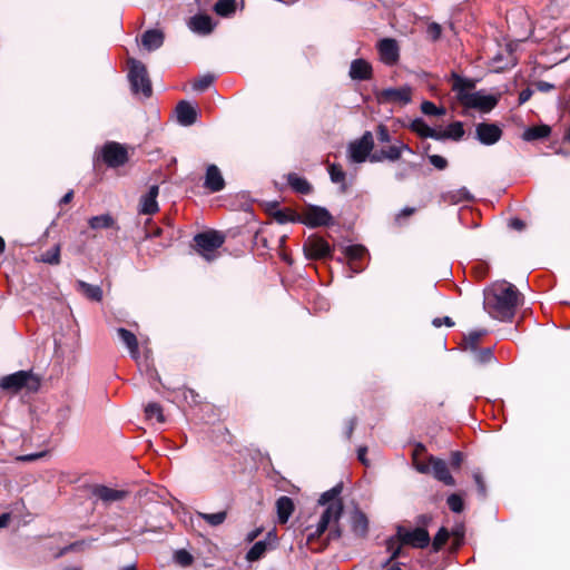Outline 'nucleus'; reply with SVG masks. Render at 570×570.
I'll return each mask as SVG.
<instances>
[{"label": "nucleus", "mask_w": 570, "mask_h": 570, "mask_svg": "<svg viewBox=\"0 0 570 570\" xmlns=\"http://www.w3.org/2000/svg\"><path fill=\"white\" fill-rule=\"evenodd\" d=\"M520 293L510 283L502 282L494 284L484 291V309L489 315L501 322H511L515 315Z\"/></svg>", "instance_id": "nucleus-1"}, {"label": "nucleus", "mask_w": 570, "mask_h": 570, "mask_svg": "<svg viewBox=\"0 0 570 570\" xmlns=\"http://www.w3.org/2000/svg\"><path fill=\"white\" fill-rule=\"evenodd\" d=\"M452 90L458 102L465 109H476L481 112H490L498 105V97L487 95L483 91H472L475 82L458 73H452Z\"/></svg>", "instance_id": "nucleus-2"}, {"label": "nucleus", "mask_w": 570, "mask_h": 570, "mask_svg": "<svg viewBox=\"0 0 570 570\" xmlns=\"http://www.w3.org/2000/svg\"><path fill=\"white\" fill-rule=\"evenodd\" d=\"M40 387V379L32 371H17L0 377V389L12 394L22 390L35 393Z\"/></svg>", "instance_id": "nucleus-3"}, {"label": "nucleus", "mask_w": 570, "mask_h": 570, "mask_svg": "<svg viewBox=\"0 0 570 570\" xmlns=\"http://www.w3.org/2000/svg\"><path fill=\"white\" fill-rule=\"evenodd\" d=\"M129 63L128 79L132 92L136 95L141 94L144 98H149L153 94V88L145 65L136 59H130Z\"/></svg>", "instance_id": "nucleus-4"}, {"label": "nucleus", "mask_w": 570, "mask_h": 570, "mask_svg": "<svg viewBox=\"0 0 570 570\" xmlns=\"http://www.w3.org/2000/svg\"><path fill=\"white\" fill-rule=\"evenodd\" d=\"M225 242V236L217 230H208L199 233L194 237L196 250L206 259L215 258L214 252L217 250Z\"/></svg>", "instance_id": "nucleus-5"}, {"label": "nucleus", "mask_w": 570, "mask_h": 570, "mask_svg": "<svg viewBox=\"0 0 570 570\" xmlns=\"http://www.w3.org/2000/svg\"><path fill=\"white\" fill-rule=\"evenodd\" d=\"M374 147V139L371 131H365L361 138L350 142L347 158L350 163H364Z\"/></svg>", "instance_id": "nucleus-6"}, {"label": "nucleus", "mask_w": 570, "mask_h": 570, "mask_svg": "<svg viewBox=\"0 0 570 570\" xmlns=\"http://www.w3.org/2000/svg\"><path fill=\"white\" fill-rule=\"evenodd\" d=\"M99 157L108 167L117 168L127 163L128 153L122 145L109 141L101 147Z\"/></svg>", "instance_id": "nucleus-7"}, {"label": "nucleus", "mask_w": 570, "mask_h": 570, "mask_svg": "<svg viewBox=\"0 0 570 570\" xmlns=\"http://www.w3.org/2000/svg\"><path fill=\"white\" fill-rule=\"evenodd\" d=\"M397 537L403 544L423 549L430 543V534L424 528L406 530L402 527L397 529Z\"/></svg>", "instance_id": "nucleus-8"}, {"label": "nucleus", "mask_w": 570, "mask_h": 570, "mask_svg": "<svg viewBox=\"0 0 570 570\" xmlns=\"http://www.w3.org/2000/svg\"><path fill=\"white\" fill-rule=\"evenodd\" d=\"M411 88L407 86L400 88H386L376 94L380 104L407 105L411 101Z\"/></svg>", "instance_id": "nucleus-9"}, {"label": "nucleus", "mask_w": 570, "mask_h": 570, "mask_svg": "<svg viewBox=\"0 0 570 570\" xmlns=\"http://www.w3.org/2000/svg\"><path fill=\"white\" fill-rule=\"evenodd\" d=\"M502 137V129L498 124L480 122L475 126V138L484 146L497 144Z\"/></svg>", "instance_id": "nucleus-10"}, {"label": "nucleus", "mask_w": 570, "mask_h": 570, "mask_svg": "<svg viewBox=\"0 0 570 570\" xmlns=\"http://www.w3.org/2000/svg\"><path fill=\"white\" fill-rule=\"evenodd\" d=\"M333 217L330 212L320 206H309L302 214V222L311 227L328 226Z\"/></svg>", "instance_id": "nucleus-11"}, {"label": "nucleus", "mask_w": 570, "mask_h": 570, "mask_svg": "<svg viewBox=\"0 0 570 570\" xmlns=\"http://www.w3.org/2000/svg\"><path fill=\"white\" fill-rule=\"evenodd\" d=\"M304 253L309 259H320L331 256L332 248L322 237H308L303 246Z\"/></svg>", "instance_id": "nucleus-12"}, {"label": "nucleus", "mask_w": 570, "mask_h": 570, "mask_svg": "<svg viewBox=\"0 0 570 570\" xmlns=\"http://www.w3.org/2000/svg\"><path fill=\"white\" fill-rule=\"evenodd\" d=\"M377 50L382 62L387 66H393L397 62L400 57L399 45L392 38H384L379 41Z\"/></svg>", "instance_id": "nucleus-13"}, {"label": "nucleus", "mask_w": 570, "mask_h": 570, "mask_svg": "<svg viewBox=\"0 0 570 570\" xmlns=\"http://www.w3.org/2000/svg\"><path fill=\"white\" fill-rule=\"evenodd\" d=\"M204 187L210 193H218L224 189L225 180L216 165H209L207 167Z\"/></svg>", "instance_id": "nucleus-14"}, {"label": "nucleus", "mask_w": 570, "mask_h": 570, "mask_svg": "<svg viewBox=\"0 0 570 570\" xmlns=\"http://www.w3.org/2000/svg\"><path fill=\"white\" fill-rule=\"evenodd\" d=\"M159 187L157 185L150 186L147 194L142 195L139 202V213L144 215H153L158 212L157 196Z\"/></svg>", "instance_id": "nucleus-15"}, {"label": "nucleus", "mask_w": 570, "mask_h": 570, "mask_svg": "<svg viewBox=\"0 0 570 570\" xmlns=\"http://www.w3.org/2000/svg\"><path fill=\"white\" fill-rule=\"evenodd\" d=\"M430 462L432 463L430 473H432L436 480L443 482L445 485L455 484V481L451 475L445 461L431 455Z\"/></svg>", "instance_id": "nucleus-16"}, {"label": "nucleus", "mask_w": 570, "mask_h": 570, "mask_svg": "<svg viewBox=\"0 0 570 570\" xmlns=\"http://www.w3.org/2000/svg\"><path fill=\"white\" fill-rule=\"evenodd\" d=\"M215 26L216 23L213 21L212 17L207 14H196L191 17L188 22L189 29L202 36L209 35Z\"/></svg>", "instance_id": "nucleus-17"}, {"label": "nucleus", "mask_w": 570, "mask_h": 570, "mask_svg": "<svg viewBox=\"0 0 570 570\" xmlns=\"http://www.w3.org/2000/svg\"><path fill=\"white\" fill-rule=\"evenodd\" d=\"M276 534L269 531L264 540H259L246 553V559L249 562L259 560L265 552L271 548V541H276Z\"/></svg>", "instance_id": "nucleus-18"}, {"label": "nucleus", "mask_w": 570, "mask_h": 570, "mask_svg": "<svg viewBox=\"0 0 570 570\" xmlns=\"http://www.w3.org/2000/svg\"><path fill=\"white\" fill-rule=\"evenodd\" d=\"M117 334H118L121 343L127 347V350L130 354V357L132 360H135L136 362H138L140 354H139V344H138V340H137L136 335L132 332H130L124 327L117 328Z\"/></svg>", "instance_id": "nucleus-19"}, {"label": "nucleus", "mask_w": 570, "mask_h": 570, "mask_svg": "<svg viewBox=\"0 0 570 570\" xmlns=\"http://www.w3.org/2000/svg\"><path fill=\"white\" fill-rule=\"evenodd\" d=\"M177 121L181 126H190L197 119V110L188 101H179L176 107Z\"/></svg>", "instance_id": "nucleus-20"}, {"label": "nucleus", "mask_w": 570, "mask_h": 570, "mask_svg": "<svg viewBox=\"0 0 570 570\" xmlns=\"http://www.w3.org/2000/svg\"><path fill=\"white\" fill-rule=\"evenodd\" d=\"M348 75L353 80H368L372 77V66L364 59H355L351 62Z\"/></svg>", "instance_id": "nucleus-21"}, {"label": "nucleus", "mask_w": 570, "mask_h": 570, "mask_svg": "<svg viewBox=\"0 0 570 570\" xmlns=\"http://www.w3.org/2000/svg\"><path fill=\"white\" fill-rule=\"evenodd\" d=\"M164 33L157 29H150L141 36V45L148 51L157 50L163 46Z\"/></svg>", "instance_id": "nucleus-22"}, {"label": "nucleus", "mask_w": 570, "mask_h": 570, "mask_svg": "<svg viewBox=\"0 0 570 570\" xmlns=\"http://www.w3.org/2000/svg\"><path fill=\"white\" fill-rule=\"evenodd\" d=\"M94 494L99 500L106 503H110L124 499L126 492L121 490L111 489L105 485H99L95 488Z\"/></svg>", "instance_id": "nucleus-23"}, {"label": "nucleus", "mask_w": 570, "mask_h": 570, "mask_svg": "<svg viewBox=\"0 0 570 570\" xmlns=\"http://www.w3.org/2000/svg\"><path fill=\"white\" fill-rule=\"evenodd\" d=\"M279 523H286L294 511V502L289 497L283 495L276 501Z\"/></svg>", "instance_id": "nucleus-24"}, {"label": "nucleus", "mask_w": 570, "mask_h": 570, "mask_svg": "<svg viewBox=\"0 0 570 570\" xmlns=\"http://www.w3.org/2000/svg\"><path fill=\"white\" fill-rule=\"evenodd\" d=\"M351 527L355 535L365 537L368 530V520L366 515L358 510L354 511L351 517Z\"/></svg>", "instance_id": "nucleus-25"}, {"label": "nucleus", "mask_w": 570, "mask_h": 570, "mask_svg": "<svg viewBox=\"0 0 570 570\" xmlns=\"http://www.w3.org/2000/svg\"><path fill=\"white\" fill-rule=\"evenodd\" d=\"M344 255L351 261L350 267L352 272L360 273L361 268L355 265V262L366 255V248L362 245H350L344 248Z\"/></svg>", "instance_id": "nucleus-26"}, {"label": "nucleus", "mask_w": 570, "mask_h": 570, "mask_svg": "<svg viewBox=\"0 0 570 570\" xmlns=\"http://www.w3.org/2000/svg\"><path fill=\"white\" fill-rule=\"evenodd\" d=\"M411 128L417 135L424 138H433L435 140H441V136H439V131L434 128L430 127L423 119L416 118L412 121Z\"/></svg>", "instance_id": "nucleus-27"}, {"label": "nucleus", "mask_w": 570, "mask_h": 570, "mask_svg": "<svg viewBox=\"0 0 570 570\" xmlns=\"http://www.w3.org/2000/svg\"><path fill=\"white\" fill-rule=\"evenodd\" d=\"M342 512H343L342 502H332L325 508L320 520L326 521V525H330L332 522L338 521Z\"/></svg>", "instance_id": "nucleus-28"}, {"label": "nucleus", "mask_w": 570, "mask_h": 570, "mask_svg": "<svg viewBox=\"0 0 570 570\" xmlns=\"http://www.w3.org/2000/svg\"><path fill=\"white\" fill-rule=\"evenodd\" d=\"M77 287L82 294L95 302H100L102 299V289L98 285L89 284L85 281H78Z\"/></svg>", "instance_id": "nucleus-29"}, {"label": "nucleus", "mask_w": 570, "mask_h": 570, "mask_svg": "<svg viewBox=\"0 0 570 570\" xmlns=\"http://www.w3.org/2000/svg\"><path fill=\"white\" fill-rule=\"evenodd\" d=\"M551 129L547 125L529 127L524 130L522 138L525 141H533L546 138L550 135Z\"/></svg>", "instance_id": "nucleus-30"}, {"label": "nucleus", "mask_w": 570, "mask_h": 570, "mask_svg": "<svg viewBox=\"0 0 570 570\" xmlns=\"http://www.w3.org/2000/svg\"><path fill=\"white\" fill-rule=\"evenodd\" d=\"M288 185L297 193L307 194L312 190L311 184L303 177L296 174L287 175Z\"/></svg>", "instance_id": "nucleus-31"}, {"label": "nucleus", "mask_w": 570, "mask_h": 570, "mask_svg": "<svg viewBox=\"0 0 570 570\" xmlns=\"http://www.w3.org/2000/svg\"><path fill=\"white\" fill-rule=\"evenodd\" d=\"M236 6V0H217L214 11L220 17L228 18L235 13Z\"/></svg>", "instance_id": "nucleus-32"}, {"label": "nucleus", "mask_w": 570, "mask_h": 570, "mask_svg": "<svg viewBox=\"0 0 570 570\" xmlns=\"http://www.w3.org/2000/svg\"><path fill=\"white\" fill-rule=\"evenodd\" d=\"M464 135L463 124L461 121H454L450 124L444 131H439V136H441V140L446 138H452L454 140H459Z\"/></svg>", "instance_id": "nucleus-33"}, {"label": "nucleus", "mask_w": 570, "mask_h": 570, "mask_svg": "<svg viewBox=\"0 0 570 570\" xmlns=\"http://www.w3.org/2000/svg\"><path fill=\"white\" fill-rule=\"evenodd\" d=\"M196 515L199 519L206 521L209 525L218 527V525L223 524L226 521V519H227V511L223 510V511H218V512H215V513H204V512L197 511Z\"/></svg>", "instance_id": "nucleus-34"}, {"label": "nucleus", "mask_w": 570, "mask_h": 570, "mask_svg": "<svg viewBox=\"0 0 570 570\" xmlns=\"http://www.w3.org/2000/svg\"><path fill=\"white\" fill-rule=\"evenodd\" d=\"M443 198L445 202H449L451 204H459L462 202H469L473 197L470 194L469 189L465 187L459 188L454 191H449L448 194L443 195Z\"/></svg>", "instance_id": "nucleus-35"}, {"label": "nucleus", "mask_w": 570, "mask_h": 570, "mask_svg": "<svg viewBox=\"0 0 570 570\" xmlns=\"http://www.w3.org/2000/svg\"><path fill=\"white\" fill-rule=\"evenodd\" d=\"M328 174L331 177V180L334 184H341V190L345 193L347 190V186L345 184V171L342 169L340 165L332 164L328 167Z\"/></svg>", "instance_id": "nucleus-36"}, {"label": "nucleus", "mask_w": 570, "mask_h": 570, "mask_svg": "<svg viewBox=\"0 0 570 570\" xmlns=\"http://www.w3.org/2000/svg\"><path fill=\"white\" fill-rule=\"evenodd\" d=\"M88 223L92 229L110 228L115 225V220L109 214L94 216Z\"/></svg>", "instance_id": "nucleus-37"}, {"label": "nucleus", "mask_w": 570, "mask_h": 570, "mask_svg": "<svg viewBox=\"0 0 570 570\" xmlns=\"http://www.w3.org/2000/svg\"><path fill=\"white\" fill-rule=\"evenodd\" d=\"M471 353L473 355V361L480 365L489 364L495 360L491 347L476 348Z\"/></svg>", "instance_id": "nucleus-38"}, {"label": "nucleus", "mask_w": 570, "mask_h": 570, "mask_svg": "<svg viewBox=\"0 0 570 570\" xmlns=\"http://www.w3.org/2000/svg\"><path fill=\"white\" fill-rule=\"evenodd\" d=\"M403 150L412 153L411 148L406 144L399 142L397 145L390 146L387 149H383V157L391 161H395L400 159Z\"/></svg>", "instance_id": "nucleus-39"}, {"label": "nucleus", "mask_w": 570, "mask_h": 570, "mask_svg": "<svg viewBox=\"0 0 570 570\" xmlns=\"http://www.w3.org/2000/svg\"><path fill=\"white\" fill-rule=\"evenodd\" d=\"M145 414L148 420H156L158 423L165 422L163 407L156 402L148 403L145 407Z\"/></svg>", "instance_id": "nucleus-40"}, {"label": "nucleus", "mask_w": 570, "mask_h": 570, "mask_svg": "<svg viewBox=\"0 0 570 570\" xmlns=\"http://www.w3.org/2000/svg\"><path fill=\"white\" fill-rule=\"evenodd\" d=\"M41 262L50 265H58L60 263V245L57 244L43 252L41 254Z\"/></svg>", "instance_id": "nucleus-41"}, {"label": "nucleus", "mask_w": 570, "mask_h": 570, "mask_svg": "<svg viewBox=\"0 0 570 570\" xmlns=\"http://www.w3.org/2000/svg\"><path fill=\"white\" fill-rule=\"evenodd\" d=\"M341 493V487L336 485L327 491H325L318 499V503L321 505H328L332 502H341L338 495Z\"/></svg>", "instance_id": "nucleus-42"}, {"label": "nucleus", "mask_w": 570, "mask_h": 570, "mask_svg": "<svg viewBox=\"0 0 570 570\" xmlns=\"http://www.w3.org/2000/svg\"><path fill=\"white\" fill-rule=\"evenodd\" d=\"M423 451H424V446L422 444H419L416 446V449L414 450V452H413L414 468H415V470L417 472L423 473V474H428V473L431 472L432 463L430 461L426 462V463L419 462L417 459H416L419 453H421Z\"/></svg>", "instance_id": "nucleus-43"}, {"label": "nucleus", "mask_w": 570, "mask_h": 570, "mask_svg": "<svg viewBox=\"0 0 570 570\" xmlns=\"http://www.w3.org/2000/svg\"><path fill=\"white\" fill-rule=\"evenodd\" d=\"M487 332L485 331H474V332H471L466 337H465V350H469L470 352L479 348V342H480V338L485 334Z\"/></svg>", "instance_id": "nucleus-44"}, {"label": "nucleus", "mask_w": 570, "mask_h": 570, "mask_svg": "<svg viewBox=\"0 0 570 570\" xmlns=\"http://www.w3.org/2000/svg\"><path fill=\"white\" fill-rule=\"evenodd\" d=\"M421 111L426 116H443L445 109L443 107L435 106L432 101H423L421 105Z\"/></svg>", "instance_id": "nucleus-45"}, {"label": "nucleus", "mask_w": 570, "mask_h": 570, "mask_svg": "<svg viewBox=\"0 0 570 570\" xmlns=\"http://www.w3.org/2000/svg\"><path fill=\"white\" fill-rule=\"evenodd\" d=\"M446 503L450 508L451 511L455 512V513H460L463 511V508H464V503H463V500L462 498L456 494V493H452L448 497V500H446Z\"/></svg>", "instance_id": "nucleus-46"}, {"label": "nucleus", "mask_w": 570, "mask_h": 570, "mask_svg": "<svg viewBox=\"0 0 570 570\" xmlns=\"http://www.w3.org/2000/svg\"><path fill=\"white\" fill-rule=\"evenodd\" d=\"M214 81V76L212 75H204L196 79L193 83V89L195 91H205Z\"/></svg>", "instance_id": "nucleus-47"}, {"label": "nucleus", "mask_w": 570, "mask_h": 570, "mask_svg": "<svg viewBox=\"0 0 570 570\" xmlns=\"http://www.w3.org/2000/svg\"><path fill=\"white\" fill-rule=\"evenodd\" d=\"M449 539V531L445 528H441L438 533L434 537L433 540V549L434 551H439L448 541Z\"/></svg>", "instance_id": "nucleus-48"}, {"label": "nucleus", "mask_w": 570, "mask_h": 570, "mask_svg": "<svg viewBox=\"0 0 570 570\" xmlns=\"http://www.w3.org/2000/svg\"><path fill=\"white\" fill-rule=\"evenodd\" d=\"M328 525H326V521L318 520L315 527H309L311 531L307 535V540L312 541L320 538L326 531Z\"/></svg>", "instance_id": "nucleus-49"}, {"label": "nucleus", "mask_w": 570, "mask_h": 570, "mask_svg": "<svg viewBox=\"0 0 570 570\" xmlns=\"http://www.w3.org/2000/svg\"><path fill=\"white\" fill-rule=\"evenodd\" d=\"M175 560L177 563H179L180 566L183 567H187L189 564H191L193 562V557L189 552H187L186 550H178L176 551L175 553Z\"/></svg>", "instance_id": "nucleus-50"}, {"label": "nucleus", "mask_w": 570, "mask_h": 570, "mask_svg": "<svg viewBox=\"0 0 570 570\" xmlns=\"http://www.w3.org/2000/svg\"><path fill=\"white\" fill-rule=\"evenodd\" d=\"M441 26L436 22H432L426 28V35L432 40L435 41L441 37Z\"/></svg>", "instance_id": "nucleus-51"}, {"label": "nucleus", "mask_w": 570, "mask_h": 570, "mask_svg": "<svg viewBox=\"0 0 570 570\" xmlns=\"http://www.w3.org/2000/svg\"><path fill=\"white\" fill-rule=\"evenodd\" d=\"M429 160L439 170H443L448 166L446 159L444 157H442V156H439V155H430L429 156Z\"/></svg>", "instance_id": "nucleus-52"}, {"label": "nucleus", "mask_w": 570, "mask_h": 570, "mask_svg": "<svg viewBox=\"0 0 570 570\" xmlns=\"http://www.w3.org/2000/svg\"><path fill=\"white\" fill-rule=\"evenodd\" d=\"M473 479L475 481V484H476L478 492H479L480 497L484 499L485 495H487V489H485V483H484V481L482 479L481 473L474 472L473 473Z\"/></svg>", "instance_id": "nucleus-53"}, {"label": "nucleus", "mask_w": 570, "mask_h": 570, "mask_svg": "<svg viewBox=\"0 0 570 570\" xmlns=\"http://www.w3.org/2000/svg\"><path fill=\"white\" fill-rule=\"evenodd\" d=\"M377 139L381 142H389L391 140L390 132H389L387 128L383 125H380L377 127Z\"/></svg>", "instance_id": "nucleus-54"}, {"label": "nucleus", "mask_w": 570, "mask_h": 570, "mask_svg": "<svg viewBox=\"0 0 570 570\" xmlns=\"http://www.w3.org/2000/svg\"><path fill=\"white\" fill-rule=\"evenodd\" d=\"M46 454H47L46 451L37 452V453H30V454H24V455L18 456V460L22 461V462H31V461H36V460L45 456Z\"/></svg>", "instance_id": "nucleus-55"}, {"label": "nucleus", "mask_w": 570, "mask_h": 570, "mask_svg": "<svg viewBox=\"0 0 570 570\" xmlns=\"http://www.w3.org/2000/svg\"><path fill=\"white\" fill-rule=\"evenodd\" d=\"M463 462V454L460 451H454L451 454L450 463L453 468L458 469L460 468L461 463Z\"/></svg>", "instance_id": "nucleus-56"}, {"label": "nucleus", "mask_w": 570, "mask_h": 570, "mask_svg": "<svg viewBox=\"0 0 570 570\" xmlns=\"http://www.w3.org/2000/svg\"><path fill=\"white\" fill-rule=\"evenodd\" d=\"M432 324L435 326V327H440L442 326L443 324L446 325V326H453L454 325V322L452 321L451 317L449 316H444V317H436L432 321Z\"/></svg>", "instance_id": "nucleus-57"}, {"label": "nucleus", "mask_w": 570, "mask_h": 570, "mask_svg": "<svg viewBox=\"0 0 570 570\" xmlns=\"http://www.w3.org/2000/svg\"><path fill=\"white\" fill-rule=\"evenodd\" d=\"M533 95V91L530 89V88H525L523 89L520 94H519V104L520 105H523L525 104Z\"/></svg>", "instance_id": "nucleus-58"}, {"label": "nucleus", "mask_w": 570, "mask_h": 570, "mask_svg": "<svg viewBox=\"0 0 570 570\" xmlns=\"http://www.w3.org/2000/svg\"><path fill=\"white\" fill-rule=\"evenodd\" d=\"M367 448L360 446L357 450V459L364 464L368 465V460L366 459Z\"/></svg>", "instance_id": "nucleus-59"}, {"label": "nucleus", "mask_w": 570, "mask_h": 570, "mask_svg": "<svg viewBox=\"0 0 570 570\" xmlns=\"http://www.w3.org/2000/svg\"><path fill=\"white\" fill-rule=\"evenodd\" d=\"M415 213V208L414 207H405L403 208L397 215H396V220L400 222L401 218L403 217H409L411 216L412 214Z\"/></svg>", "instance_id": "nucleus-60"}, {"label": "nucleus", "mask_w": 570, "mask_h": 570, "mask_svg": "<svg viewBox=\"0 0 570 570\" xmlns=\"http://www.w3.org/2000/svg\"><path fill=\"white\" fill-rule=\"evenodd\" d=\"M553 85L550 83V82H547V81H538L537 82V88L538 90L542 91V92H548L550 91L551 89H553Z\"/></svg>", "instance_id": "nucleus-61"}, {"label": "nucleus", "mask_w": 570, "mask_h": 570, "mask_svg": "<svg viewBox=\"0 0 570 570\" xmlns=\"http://www.w3.org/2000/svg\"><path fill=\"white\" fill-rule=\"evenodd\" d=\"M355 424H356V419L355 417H352V419L348 420L347 425H346V430H345V434H346L347 439H350L352 436V433L354 431Z\"/></svg>", "instance_id": "nucleus-62"}, {"label": "nucleus", "mask_w": 570, "mask_h": 570, "mask_svg": "<svg viewBox=\"0 0 570 570\" xmlns=\"http://www.w3.org/2000/svg\"><path fill=\"white\" fill-rule=\"evenodd\" d=\"M181 393H183V396H184V399H185V400H188V399L190 397L191 402H194V403H196V402H197V401H196L197 394H196L193 390H190V389H184V390L181 391Z\"/></svg>", "instance_id": "nucleus-63"}, {"label": "nucleus", "mask_w": 570, "mask_h": 570, "mask_svg": "<svg viewBox=\"0 0 570 570\" xmlns=\"http://www.w3.org/2000/svg\"><path fill=\"white\" fill-rule=\"evenodd\" d=\"M510 227L517 230H521L524 227V223L519 218H513L510 220Z\"/></svg>", "instance_id": "nucleus-64"}]
</instances>
